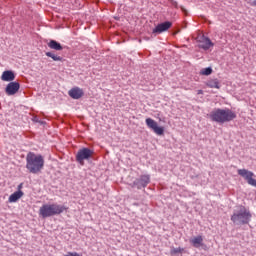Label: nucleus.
<instances>
[{"instance_id":"5","label":"nucleus","mask_w":256,"mask_h":256,"mask_svg":"<svg viewBox=\"0 0 256 256\" xmlns=\"http://www.w3.org/2000/svg\"><path fill=\"white\" fill-rule=\"evenodd\" d=\"M93 157V150L82 148L76 154V161L79 165H85V161H89Z\"/></svg>"},{"instance_id":"22","label":"nucleus","mask_w":256,"mask_h":256,"mask_svg":"<svg viewBox=\"0 0 256 256\" xmlns=\"http://www.w3.org/2000/svg\"><path fill=\"white\" fill-rule=\"evenodd\" d=\"M22 187H23V183L19 184L18 185V191H21Z\"/></svg>"},{"instance_id":"3","label":"nucleus","mask_w":256,"mask_h":256,"mask_svg":"<svg viewBox=\"0 0 256 256\" xmlns=\"http://www.w3.org/2000/svg\"><path fill=\"white\" fill-rule=\"evenodd\" d=\"M209 117L211 121L223 125V123H229L234 119H237V114L229 108H215L210 112Z\"/></svg>"},{"instance_id":"4","label":"nucleus","mask_w":256,"mask_h":256,"mask_svg":"<svg viewBox=\"0 0 256 256\" xmlns=\"http://www.w3.org/2000/svg\"><path fill=\"white\" fill-rule=\"evenodd\" d=\"M65 211H67V207L61 204H43L39 209L38 215L42 217V219H47L49 217H55V215H61V213H65Z\"/></svg>"},{"instance_id":"20","label":"nucleus","mask_w":256,"mask_h":256,"mask_svg":"<svg viewBox=\"0 0 256 256\" xmlns=\"http://www.w3.org/2000/svg\"><path fill=\"white\" fill-rule=\"evenodd\" d=\"M64 256H82L81 254L77 253V252H68L67 254H65Z\"/></svg>"},{"instance_id":"8","label":"nucleus","mask_w":256,"mask_h":256,"mask_svg":"<svg viewBox=\"0 0 256 256\" xmlns=\"http://www.w3.org/2000/svg\"><path fill=\"white\" fill-rule=\"evenodd\" d=\"M172 26H173V23L171 21L160 23L153 29L152 33L154 35L165 33V31H169V29H171Z\"/></svg>"},{"instance_id":"18","label":"nucleus","mask_w":256,"mask_h":256,"mask_svg":"<svg viewBox=\"0 0 256 256\" xmlns=\"http://www.w3.org/2000/svg\"><path fill=\"white\" fill-rule=\"evenodd\" d=\"M213 73V68L207 67L201 70V75H211Z\"/></svg>"},{"instance_id":"11","label":"nucleus","mask_w":256,"mask_h":256,"mask_svg":"<svg viewBox=\"0 0 256 256\" xmlns=\"http://www.w3.org/2000/svg\"><path fill=\"white\" fill-rule=\"evenodd\" d=\"M1 80L7 82L15 81V72L11 70L4 71L2 73Z\"/></svg>"},{"instance_id":"23","label":"nucleus","mask_w":256,"mask_h":256,"mask_svg":"<svg viewBox=\"0 0 256 256\" xmlns=\"http://www.w3.org/2000/svg\"><path fill=\"white\" fill-rule=\"evenodd\" d=\"M197 94L198 95H203V90H198Z\"/></svg>"},{"instance_id":"9","label":"nucleus","mask_w":256,"mask_h":256,"mask_svg":"<svg viewBox=\"0 0 256 256\" xmlns=\"http://www.w3.org/2000/svg\"><path fill=\"white\" fill-rule=\"evenodd\" d=\"M19 89H21V85L19 84V82H10L6 88H5V92L8 95H15Z\"/></svg>"},{"instance_id":"14","label":"nucleus","mask_w":256,"mask_h":256,"mask_svg":"<svg viewBox=\"0 0 256 256\" xmlns=\"http://www.w3.org/2000/svg\"><path fill=\"white\" fill-rule=\"evenodd\" d=\"M23 195H24L23 191L18 190L9 196L8 201L9 203H17V201H19V199H21Z\"/></svg>"},{"instance_id":"13","label":"nucleus","mask_w":256,"mask_h":256,"mask_svg":"<svg viewBox=\"0 0 256 256\" xmlns=\"http://www.w3.org/2000/svg\"><path fill=\"white\" fill-rule=\"evenodd\" d=\"M190 243L196 249H199V247H203V236L198 235L196 237L191 238Z\"/></svg>"},{"instance_id":"15","label":"nucleus","mask_w":256,"mask_h":256,"mask_svg":"<svg viewBox=\"0 0 256 256\" xmlns=\"http://www.w3.org/2000/svg\"><path fill=\"white\" fill-rule=\"evenodd\" d=\"M206 86L209 87L210 89H221V85L217 78L207 80Z\"/></svg>"},{"instance_id":"17","label":"nucleus","mask_w":256,"mask_h":256,"mask_svg":"<svg viewBox=\"0 0 256 256\" xmlns=\"http://www.w3.org/2000/svg\"><path fill=\"white\" fill-rule=\"evenodd\" d=\"M46 57H50L53 61H63V57L56 55L54 52H46Z\"/></svg>"},{"instance_id":"21","label":"nucleus","mask_w":256,"mask_h":256,"mask_svg":"<svg viewBox=\"0 0 256 256\" xmlns=\"http://www.w3.org/2000/svg\"><path fill=\"white\" fill-rule=\"evenodd\" d=\"M170 1V3H171V5H173V7H179V5L177 4V1H175V0H169Z\"/></svg>"},{"instance_id":"24","label":"nucleus","mask_w":256,"mask_h":256,"mask_svg":"<svg viewBox=\"0 0 256 256\" xmlns=\"http://www.w3.org/2000/svg\"><path fill=\"white\" fill-rule=\"evenodd\" d=\"M252 5L256 7V0L252 2Z\"/></svg>"},{"instance_id":"19","label":"nucleus","mask_w":256,"mask_h":256,"mask_svg":"<svg viewBox=\"0 0 256 256\" xmlns=\"http://www.w3.org/2000/svg\"><path fill=\"white\" fill-rule=\"evenodd\" d=\"M170 253H171V255H177V253H183V248H181V247L172 248Z\"/></svg>"},{"instance_id":"2","label":"nucleus","mask_w":256,"mask_h":256,"mask_svg":"<svg viewBox=\"0 0 256 256\" xmlns=\"http://www.w3.org/2000/svg\"><path fill=\"white\" fill-rule=\"evenodd\" d=\"M251 217H253L251 211L245 206L240 205L233 210L231 221L235 226L241 227L243 225H249V223H251Z\"/></svg>"},{"instance_id":"7","label":"nucleus","mask_w":256,"mask_h":256,"mask_svg":"<svg viewBox=\"0 0 256 256\" xmlns=\"http://www.w3.org/2000/svg\"><path fill=\"white\" fill-rule=\"evenodd\" d=\"M146 125L149 129H152L156 135H163V133H165V128L159 127L157 122L151 118L146 119Z\"/></svg>"},{"instance_id":"12","label":"nucleus","mask_w":256,"mask_h":256,"mask_svg":"<svg viewBox=\"0 0 256 256\" xmlns=\"http://www.w3.org/2000/svg\"><path fill=\"white\" fill-rule=\"evenodd\" d=\"M199 47L200 49L207 51V49H211V47H213V42H211V39L203 37L200 41Z\"/></svg>"},{"instance_id":"16","label":"nucleus","mask_w":256,"mask_h":256,"mask_svg":"<svg viewBox=\"0 0 256 256\" xmlns=\"http://www.w3.org/2000/svg\"><path fill=\"white\" fill-rule=\"evenodd\" d=\"M48 47L49 49H53L54 51H63V46L56 40H50V43H48Z\"/></svg>"},{"instance_id":"1","label":"nucleus","mask_w":256,"mask_h":256,"mask_svg":"<svg viewBox=\"0 0 256 256\" xmlns=\"http://www.w3.org/2000/svg\"><path fill=\"white\" fill-rule=\"evenodd\" d=\"M45 167V159L41 154L29 152L26 156V169L33 175H38Z\"/></svg>"},{"instance_id":"10","label":"nucleus","mask_w":256,"mask_h":256,"mask_svg":"<svg viewBox=\"0 0 256 256\" xmlns=\"http://www.w3.org/2000/svg\"><path fill=\"white\" fill-rule=\"evenodd\" d=\"M68 95L72 99H81V97H83V95H85V92H83V89H81L79 87H74L69 90Z\"/></svg>"},{"instance_id":"6","label":"nucleus","mask_w":256,"mask_h":256,"mask_svg":"<svg viewBox=\"0 0 256 256\" xmlns=\"http://www.w3.org/2000/svg\"><path fill=\"white\" fill-rule=\"evenodd\" d=\"M149 183H151V176L141 175L138 179L134 180L133 187H136L137 189H145Z\"/></svg>"}]
</instances>
